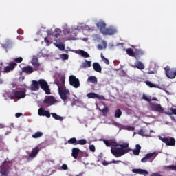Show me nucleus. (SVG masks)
<instances>
[{
  "label": "nucleus",
  "instance_id": "nucleus-1",
  "mask_svg": "<svg viewBox=\"0 0 176 176\" xmlns=\"http://www.w3.org/2000/svg\"><path fill=\"white\" fill-rule=\"evenodd\" d=\"M98 30L104 35H115L118 34V30L113 26H109L107 28V23H96Z\"/></svg>",
  "mask_w": 176,
  "mask_h": 176
},
{
  "label": "nucleus",
  "instance_id": "nucleus-2",
  "mask_svg": "<svg viewBox=\"0 0 176 176\" xmlns=\"http://www.w3.org/2000/svg\"><path fill=\"white\" fill-rule=\"evenodd\" d=\"M60 82L56 81V85L58 86V93L61 100H63V101L66 102L67 96H69L71 93L69 92V89L64 88V83H65V81L64 80V79H61Z\"/></svg>",
  "mask_w": 176,
  "mask_h": 176
},
{
  "label": "nucleus",
  "instance_id": "nucleus-3",
  "mask_svg": "<svg viewBox=\"0 0 176 176\" xmlns=\"http://www.w3.org/2000/svg\"><path fill=\"white\" fill-rule=\"evenodd\" d=\"M13 166V161L6 158L4 162L2 163V165L0 166V173L2 176H8L9 175V170Z\"/></svg>",
  "mask_w": 176,
  "mask_h": 176
},
{
  "label": "nucleus",
  "instance_id": "nucleus-4",
  "mask_svg": "<svg viewBox=\"0 0 176 176\" xmlns=\"http://www.w3.org/2000/svg\"><path fill=\"white\" fill-rule=\"evenodd\" d=\"M67 144H69L70 145H86L87 141L85 139L77 140L76 138H72L65 143V145H67Z\"/></svg>",
  "mask_w": 176,
  "mask_h": 176
},
{
  "label": "nucleus",
  "instance_id": "nucleus-5",
  "mask_svg": "<svg viewBox=\"0 0 176 176\" xmlns=\"http://www.w3.org/2000/svg\"><path fill=\"white\" fill-rule=\"evenodd\" d=\"M164 71L166 72V75L167 78H169V79H174L176 76V68L173 67L170 68V67L166 66L164 67Z\"/></svg>",
  "mask_w": 176,
  "mask_h": 176
},
{
  "label": "nucleus",
  "instance_id": "nucleus-6",
  "mask_svg": "<svg viewBox=\"0 0 176 176\" xmlns=\"http://www.w3.org/2000/svg\"><path fill=\"white\" fill-rule=\"evenodd\" d=\"M38 82L41 89L45 91V94H51L50 88H49L47 81L44 79H40L38 80Z\"/></svg>",
  "mask_w": 176,
  "mask_h": 176
},
{
  "label": "nucleus",
  "instance_id": "nucleus-7",
  "mask_svg": "<svg viewBox=\"0 0 176 176\" xmlns=\"http://www.w3.org/2000/svg\"><path fill=\"white\" fill-rule=\"evenodd\" d=\"M69 82L70 86H73L75 89H78V87H80V82L79 81V78H77L74 75H71L69 77Z\"/></svg>",
  "mask_w": 176,
  "mask_h": 176
},
{
  "label": "nucleus",
  "instance_id": "nucleus-8",
  "mask_svg": "<svg viewBox=\"0 0 176 176\" xmlns=\"http://www.w3.org/2000/svg\"><path fill=\"white\" fill-rule=\"evenodd\" d=\"M111 152L112 155H113V156H115V157H121V156L126 155L123 148H121L120 147L111 148Z\"/></svg>",
  "mask_w": 176,
  "mask_h": 176
},
{
  "label": "nucleus",
  "instance_id": "nucleus-9",
  "mask_svg": "<svg viewBox=\"0 0 176 176\" xmlns=\"http://www.w3.org/2000/svg\"><path fill=\"white\" fill-rule=\"evenodd\" d=\"M25 98V91H14L13 90L12 95L10 96L11 100H21V98Z\"/></svg>",
  "mask_w": 176,
  "mask_h": 176
},
{
  "label": "nucleus",
  "instance_id": "nucleus-10",
  "mask_svg": "<svg viewBox=\"0 0 176 176\" xmlns=\"http://www.w3.org/2000/svg\"><path fill=\"white\" fill-rule=\"evenodd\" d=\"M160 140L166 144L167 146H175V139L174 138H162Z\"/></svg>",
  "mask_w": 176,
  "mask_h": 176
},
{
  "label": "nucleus",
  "instance_id": "nucleus-11",
  "mask_svg": "<svg viewBox=\"0 0 176 176\" xmlns=\"http://www.w3.org/2000/svg\"><path fill=\"white\" fill-rule=\"evenodd\" d=\"M149 106L152 111H154L155 112H160V113H163V112H164V109H163L160 104L151 102Z\"/></svg>",
  "mask_w": 176,
  "mask_h": 176
},
{
  "label": "nucleus",
  "instance_id": "nucleus-12",
  "mask_svg": "<svg viewBox=\"0 0 176 176\" xmlns=\"http://www.w3.org/2000/svg\"><path fill=\"white\" fill-rule=\"evenodd\" d=\"M157 155H159V153H156V152L148 153L145 155L144 157H143L141 160V162H142V163H146V162H148V160H149V159H151V157H153V159H155L156 157V156H157Z\"/></svg>",
  "mask_w": 176,
  "mask_h": 176
},
{
  "label": "nucleus",
  "instance_id": "nucleus-13",
  "mask_svg": "<svg viewBox=\"0 0 176 176\" xmlns=\"http://www.w3.org/2000/svg\"><path fill=\"white\" fill-rule=\"evenodd\" d=\"M16 67H17V63L14 62H10L8 66L4 67L3 72L9 74V72H10V71H13Z\"/></svg>",
  "mask_w": 176,
  "mask_h": 176
},
{
  "label": "nucleus",
  "instance_id": "nucleus-14",
  "mask_svg": "<svg viewBox=\"0 0 176 176\" xmlns=\"http://www.w3.org/2000/svg\"><path fill=\"white\" fill-rule=\"evenodd\" d=\"M87 97H88V98H98V100H105V97H104V96L100 95L94 92L88 93L87 94Z\"/></svg>",
  "mask_w": 176,
  "mask_h": 176
},
{
  "label": "nucleus",
  "instance_id": "nucleus-15",
  "mask_svg": "<svg viewBox=\"0 0 176 176\" xmlns=\"http://www.w3.org/2000/svg\"><path fill=\"white\" fill-rule=\"evenodd\" d=\"M104 144H105L106 146H119V144H118V142H116V140L114 139L112 140H103Z\"/></svg>",
  "mask_w": 176,
  "mask_h": 176
},
{
  "label": "nucleus",
  "instance_id": "nucleus-16",
  "mask_svg": "<svg viewBox=\"0 0 176 176\" xmlns=\"http://www.w3.org/2000/svg\"><path fill=\"white\" fill-rule=\"evenodd\" d=\"M30 90L32 91H38L39 90V81L32 80L30 85Z\"/></svg>",
  "mask_w": 176,
  "mask_h": 176
},
{
  "label": "nucleus",
  "instance_id": "nucleus-17",
  "mask_svg": "<svg viewBox=\"0 0 176 176\" xmlns=\"http://www.w3.org/2000/svg\"><path fill=\"white\" fill-rule=\"evenodd\" d=\"M38 114L39 116H46V118H50V112L45 110L43 108L38 109Z\"/></svg>",
  "mask_w": 176,
  "mask_h": 176
},
{
  "label": "nucleus",
  "instance_id": "nucleus-18",
  "mask_svg": "<svg viewBox=\"0 0 176 176\" xmlns=\"http://www.w3.org/2000/svg\"><path fill=\"white\" fill-rule=\"evenodd\" d=\"M118 146H120L125 153H129V152H131V151H133L131 148H129V143L127 142L119 144Z\"/></svg>",
  "mask_w": 176,
  "mask_h": 176
},
{
  "label": "nucleus",
  "instance_id": "nucleus-19",
  "mask_svg": "<svg viewBox=\"0 0 176 176\" xmlns=\"http://www.w3.org/2000/svg\"><path fill=\"white\" fill-rule=\"evenodd\" d=\"M44 104H49V105H53L56 102V99L52 96H47L43 101Z\"/></svg>",
  "mask_w": 176,
  "mask_h": 176
},
{
  "label": "nucleus",
  "instance_id": "nucleus-20",
  "mask_svg": "<svg viewBox=\"0 0 176 176\" xmlns=\"http://www.w3.org/2000/svg\"><path fill=\"white\" fill-rule=\"evenodd\" d=\"M38 153H39V147L36 146L32 150V152L29 154V157L34 159V157H36V155H38Z\"/></svg>",
  "mask_w": 176,
  "mask_h": 176
},
{
  "label": "nucleus",
  "instance_id": "nucleus-21",
  "mask_svg": "<svg viewBox=\"0 0 176 176\" xmlns=\"http://www.w3.org/2000/svg\"><path fill=\"white\" fill-rule=\"evenodd\" d=\"M132 172L135 173V174H140L142 175H148V174H149L148 170L144 169H133Z\"/></svg>",
  "mask_w": 176,
  "mask_h": 176
},
{
  "label": "nucleus",
  "instance_id": "nucleus-22",
  "mask_svg": "<svg viewBox=\"0 0 176 176\" xmlns=\"http://www.w3.org/2000/svg\"><path fill=\"white\" fill-rule=\"evenodd\" d=\"M22 72L30 75V74H32V72H34V68H32L31 66L24 67L22 68Z\"/></svg>",
  "mask_w": 176,
  "mask_h": 176
},
{
  "label": "nucleus",
  "instance_id": "nucleus-23",
  "mask_svg": "<svg viewBox=\"0 0 176 176\" xmlns=\"http://www.w3.org/2000/svg\"><path fill=\"white\" fill-rule=\"evenodd\" d=\"M31 63L34 68H39V67H41V63H39V59H38V58L36 57L33 58Z\"/></svg>",
  "mask_w": 176,
  "mask_h": 176
},
{
  "label": "nucleus",
  "instance_id": "nucleus-24",
  "mask_svg": "<svg viewBox=\"0 0 176 176\" xmlns=\"http://www.w3.org/2000/svg\"><path fill=\"white\" fill-rule=\"evenodd\" d=\"M80 152V150L79 148H73L72 150V157H74V159H78V156Z\"/></svg>",
  "mask_w": 176,
  "mask_h": 176
},
{
  "label": "nucleus",
  "instance_id": "nucleus-25",
  "mask_svg": "<svg viewBox=\"0 0 176 176\" xmlns=\"http://www.w3.org/2000/svg\"><path fill=\"white\" fill-rule=\"evenodd\" d=\"M142 56H144V51H142V50H136L135 51V54L133 55V57H135V58H140V57H142Z\"/></svg>",
  "mask_w": 176,
  "mask_h": 176
},
{
  "label": "nucleus",
  "instance_id": "nucleus-26",
  "mask_svg": "<svg viewBox=\"0 0 176 176\" xmlns=\"http://www.w3.org/2000/svg\"><path fill=\"white\" fill-rule=\"evenodd\" d=\"M93 67L94 71H96V72H100L101 73L102 71V68H101V65H100V63H93Z\"/></svg>",
  "mask_w": 176,
  "mask_h": 176
},
{
  "label": "nucleus",
  "instance_id": "nucleus-27",
  "mask_svg": "<svg viewBox=\"0 0 176 176\" xmlns=\"http://www.w3.org/2000/svg\"><path fill=\"white\" fill-rule=\"evenodd\" d=\"M140 152H141V146L140 144H136L135 149L133 150V153L135 156H138L140 155Z\"/></svg>",
  "mask_w": 176,
  "mask_h": 176
},
{
  "label": "nucleus",
  "instance_id": "nucleus-28",
  "mask_svg": "<svg viewBox=\"0 0 176 176\" xmlns=\"http://www.w3.org/2000/svg\"><path fill=\"white\" fill-rule=\"evenodd\" d=\"M135 67L138 68V69H145V66L144 65V63L141 61H138L135 63Z\"/></svg>",
  "mask_w": 176,
  "mask_h": 176
},
{
  "label": "nucleus",
  "instance_id": "nucleus-29",
  "mask_svg": "<svg viewBox=\"0 0 176 176\" xmlns=\"http://www.w3.org/2000/svg\"><path fill=\"white\" fill-rule=\"evenodd\" d=\"M87 82H89L90 83H94V85H96L98 81L97 80V77L91 76L88 78Z\"/></svg>",
  "mask_w": 176,
  "mask_h": 176
},
{
  "label": "nucleus",
  "instance_id": "nucleus-30",
  "mask_svg": "<svg viewBox=\"0 0 176 176\" xmlns=\"http://www.w3.org/2000/svg\"><path fill=\"white\" fill-rule=\"evenodd\" d=\"M51 115L55 120H60V122H63V120H64V118L57 115L56 113H52Z\"/></svg>",
  "mask_w": 176,
  "mask_h": 176
},
{
  "label": "nucleus",
  "instance_id": "nucleus-31",
  "mask_svg": "<svg viewBox=\"0 0 176 176\" xmlns=\"http://www.w3.org/2000/svg\"><path fill=\"white\" fill-rule=\"evenodd\" d=\"M43 133L41 131H37L32 135V138H34V139L41 138V137H43Z\"/></svg>",
  "mask_w": 176,
  "mask_h": 176
},
{
  "label": "nucleus",
  "instance_id": "nucleus-32",
  "mask_svg": "<svg viewBox=\"0 0 176 176\" xmlns=\"http://www.w3.org/2000/svg\"><path fill=\"white\" fill-rule=\"evenodd\" d=\"M79 54L82 56L85 57V58H89L90 57V55H89V53H87L86 51H83L82 50H79Z\"/></svg>",
  "mask_w": 176,
  "mask_h": 176
},
{
  "label": "nucleus",
  "instance_id": "nucleus-33",
  "mask_svg": "<svg viewBox=\"0 0 176 176\" xmlns=\"http://www.w3.org/2000/svg\"><path fill=\"white\" fill-rule=\"evenodd\" d=\"M102 43L103 46L101 44L98 45V49H99V50H102V49H107V41H102Z\"/></svg>",
  "mask_w": 176,
  "mask_h": 176
},
{
  "label": "nucleus",
  "instance_id": "nucleus-34",
  "mask_svg": "<svg viewBox=\"0 0 176 176\" xmlns=\"http://www.w3.org/2000/svg\"><path fill=\"white\" fill-rule=\"evenodd\" d=\"M126 54H128V56H131V57H134L135 52L132 48L126 49Z\"/></svg>",
  "mask_w": 176,
  "mask_h": 176
},
{
  "label": "nucleus",
  "instance_id": "nucleus-35",
  "mask_svg": "<svg viewBox=\"0 0 176 176\" xmlns=\"http://www.w3.org/2000/svg\"><path fill=\"white\" fill-rule=\"evenodd\" d=\"M83 68H89L91 67V62L89 60H85V62L82 63Z\"/></svg>",
  "mask_w": 176,
  "mask_h": 176
},
{
  "label": "nucleus",
  "instance_id": "nucleus-36",
  "mask_svg": "<svg viewBox=\"0 0 176 176\" xmlns=\"http://www.w3.org/2000/svg\"><path fill=\"white\" fill-rule=\"evenodd\" d=\"M61 33V30H55V32L52 34V36L54 38H58L60 36V34Z\"/></svg>",
  "mask_w": 176,
  "mask_h": 176
},
{
  "label": "nucleus",
  "instance_id": "nucleus-37",
  "mask_svg": "<svg viewBox=\"0 0 176 176\" xmlns=\"http://www.w3.org/2000/svg\"><path fill=\"white\" fill-rule=\"evenodd\" d=\"M114 116H115V118H120V116H122V110H120L119 109L116 110Z\"/></svg>",
  "mask_w": 176,
  "mask_h": 176
},
{
  "label": "nucleus",
  "instance_id": "nucleus-38",
  "mask_svg": "<svg viewBox=\"0 0 176 176\" xmlns=\"http://www.w3.org/2000/svg\"><path fill=\"white\" fill-rule=\"evenodd\" d=\"M56 47H58L60 50H65V45L63 43L56 44Z\"/></svg>",
  "mask_w": 176,
  "mask_h": 176
},
{
  "label": "nucleus",
  "instance_id": "nucleus-39",
  "mask_svg": "<svg viewBox=\"0 0 176 176\" xmlns=\"http://www.w3.org/2000/svg\"><path fill=\"white\" fill-rule=\"evenodd\" d=\"M101 58L102 61H104V64H107V65H109V59L105 58L102 54H101Z\"/></svg>",
  "mask_w": 176,
  "mask_h": 176
},
{
  "label": "nucleus",
  "instance_id": "nucleus-40",
  "mask_svg": "<svg viewBox=\"0 0 176 176\" xmlns=\"http://www.w3.org/2000/svg\"><path fill=\"white\" fill-rule=\"evenodd\" d=\"M146 84L147 85V86H149V87H155V88L159 87H157V85L153 84L151 81H146Z\"/></svg>",
  "mask_w": 176,
  "mask_h": 176
},
{
  "label": "nucleus",
  "instance_id": "nucleus-41",
  "mask_svg": "<svg viewBox=\"0 0 176 176\" xmlns=\"http://www.w3.org/2000/svg\"><path fill=\"white\" fill-rule=\"evenodd\" d=\"M100 112L102 113L103 116H107V115L108 114V107H105L104 109H102V110H100Z\"/></svg>",
  "mask_w": 176,
  "mask_h": 176
},
{
  "label": "nucleus",
  "instance_id": "nucleus-42",
  "mask_svg": "<svg viewBox=\"0 0 176 176\" xmlns=\"http://www.w3.org/2000/svg\"><path fill=\"white\" fill-rule=\"evenodd\" d=\"M142 98V100H144V101H148V102H150V101L151 100V97H150V98H148V97L146 96V95H145V94H143Z\"/></svg>",
  "mask_w": 176,
  "mask_h": 176
},
{
  "label": "nucleus",
  "instance_id": "nucleus-43",
  "mask_svg": "<svg viewBox=\"0 0 176 176\" xmlns=\"http://www.w3.org/2000/svg\"><path fill=\"white\" fill-rule=\"evenodd\" d=\"M68 54H62L61 55H60V58L62 59V60H68Z\"/></svg>",
  "mask_w": 176,
  "mask_h": 176
},
{
  "label": "nucleus",
  "instance_id": "nucleus-44",
  "mask_svg": "<svg viewBox=\"0 0 176 176\" xmlns=\"http://www.w3.org/2000/svg\"><path fill=\"white\" fill-rule=\"evenodd\" d=\"M81 155V157H89V153H87V152H82V151H80Z\"/></svg>",
  "mask_w": 176,
  "mask_h": 176
},
{
  "label": "nucleus",
  "instance_id": "nucleus-45",
  "mask_svg": "<svg viewBox=\"0 0 176 176\" xmlns=\"http://www.w3.org/2000/svg\"><path fill=\"white\" fill-rule=\"evenodd\" d=\"M14 61H15V63H20L23 61V58L19 57V58H14Z\"/></svg>",
  "mask_w": 176,
  "mask_h": 176
},
{
  "label": "nucleus",
  "instance_id": "nucleus-46",
  "mask_svg": "<svg viewBox=\"0 0 176 176\" xmlns=\"http://www.w3.org/2000/svg\"><path fill=\"white\" fill-rule=\"evenodd\" d=\"M89 151L91 152H96V146L94 145H90L89 146Z\"/></svg>",
  "mask_w": 176,
  "mask_h": 176
},
{
  "label": "nucleus",
  "instance_id": "nucleus-47",
  "mask_svg": "<svg viewBox=\"0 0 176 176\" xmlns=\"http://www.w3.org/2000/svg\"><path fill=\"white\" fill-rule=\"evenodd\" d=\"M6 44L8 45L10 47H12V43L11 40H6Z\"/></svg>",
  "mask_w": 176,
  "mask_h": 176
},
{
  "label": "nucleus",
  "instance_id": "nucleus-48",
  "mask_svg": "<svg viewBox=\"0 0 176 176\" xmlns=\"http://www.w3.org/2000/svg\"><path fill=\"white\" fill-rule=\"evenodd\" d=\"M168 168H170V170H174L175 171L176 166L175 165H170L168 166Z\"/></svg>",
  "mask_w": 176,
  "mask_h": 176
},
{
  "label": "nucleus",
  "instance_id": "nucleus-49",
  "mask_svg": "<svg viewBox=\"0 0 176 176\" xmlns=\"http://www.w3.org/2000/svg\"><path fill=\"white\" fill-rule=\"evenodd\" d=\"M2 47H3V49H9V48H10V47L8 45L6 44V43L2 45Z\"/></svg>",
  "mask_w": 176,
  "mask_h": 176
},
{
  "label": "nucleus",
  "instance_id": "nucleus-50",
  "mask_svg": "<svg viewBox=\"0 0 176 176\" xmlns=\"http://www.w3.org/2000/svg\"><path fill=\"white\" fill-rule=\"evenodd\" d=\"M62 169L63 170H68V166H67V164H63Z\"/></svg>",
  "mask_w": 176,
  "mask_h": 176
},
{
  "label": "nucleus",
  "instance_id": "nucleus-51",
  "mask_svg": "<svg viewBox=\"0 0 176 176\" xmlns=\"http://www.w3.org/2000/svg\"><path fill=\"white\" fill-rule=\"evenodd\" d=\"M23 116V113H16L15 114L16 118H20V116Z\"/></svg>",
  "mask_w": 176,
  "mask_h": 176
},
{
  "label": "nucleus",
  "instance_id": "nucleus-52",
  "mask_svg": "<svg viewBox=\"0 0 176 176\" xmlns=\"http://www.w3.org/2000/svg\"><path fill=\"white\" fill-rule=\"evenodd\" d=\"M112 163H113L114 164H118V163H122V161H120V160H113L112 161Z\"/></svg>",
  "mask_w": 176,
  "mask_h": 176
},
{
  "label": "nucleus",
  "instance_id": "nucleus-53",
  "mask_svg": "<svg viewBox=\"0 0 176 176\" xmlns=\"http://www.w3.org/2000/svg\"><path fill=\"white\" fill-rule=\"evenodd\" d=\"M128 130H131V131H134L135 129H134V127H133V126H129V127L128 128Z\"/></svg>",
  "mask_w": 176,
  "mask_h": 176
},
{
  "label": "nucleus",
  "instance_id": "nucleus-54",
  "mask_svg": "<svg viewBox=\"0 0 176 176\" xmlns=\"http://www.w3.org/2000/svg\"><path fill=\"white\" fill-rule=\"evenodd\" d=\"M44 42H45V43H49V39H47V37H45V38H44Z\"/></svg>",
  "mask_w": 176,
  "mask_h": 176
},
{
  "label": "nucleus",
  "instance_id": "nucleus-55",
  "mask_svg": "<svg viewBox=\"0 0 176 176\" xmlns=\"http://www.w3.org/2000/svg\"><path fill=\"white\" fill-rule=\"evenodd\" d=\"M140 134H144V129H141L140 131H139Z\"/></svg>",
  "mask_w": 176,
  "mask_h": 176
},
{
  "label": "nucleus",
  "instance_id": "nucleus-56",
  "mask_svg": "<svg viewBox=\"0 0 176 176\" xmlns=\"http://www.w3.org/2000/svg\"><path fill=\"white\" fill-rule=\"evenodd\" d=\"M103 166H108V162H102Z\"/></svg>",
  "mask_w": 176,
  "mask_h": 176
},
{
  "label": "nucleus",
  "instance_id": "nucleus-57",
  "mask_svg": "<svg viewBox=\"0 0 176 176\" xmlns=\"http://www.w3.org/2000/svg\"><path fill=\"white\" fill-rule=\"evenodd\" d=\"M2 83H3V79H0V85H2Z\"/></svg>",
  "mask_w": 176,
  "mask_h": 176
},
{
  "label": "nucleus",
  "instance_id": "nucleus-58",
  "mask_svg": "<svg viewBox=\"0 0 176 176\" xmlns=\"http://www.w3.org/2000/svg\"><path fill=\"white\" fill-rule=\"evenodd\" d=\"M152 100H153V101H157V98H153Z\"/></svg>",
  "mask_w": 176,
  "mask_h": 176
},
{
  "label": "nucleus",
  "instance_id": "nucleus-59",
  "mask_svg": "<svg viewBox=\"0 0 176 176\" xmlns=\"http://www.w3.org/2000/svg\"><path fill=\"white\" fill-rule=\"evenodd\" d=\"M149 74H155V72H153V71L149 72Z\"/></svg>",
  "mask_w": 176,
  "mask_h": 176
},
{
  "label": "nucleus",
  "instance_id": "nucleus-60",
  "mask_svg": "<svg viewBox=\"0 0 176 176\" xmlns=\"http://www.w3.org/2000/svg\"><path fill=\"white\" fill-rule=\"evenodd\" d=\"M171 119H174V117L171 116Z\"/></svg>",
  "mask_w": 176,
  "mask_h": 176
}]
</instances>
